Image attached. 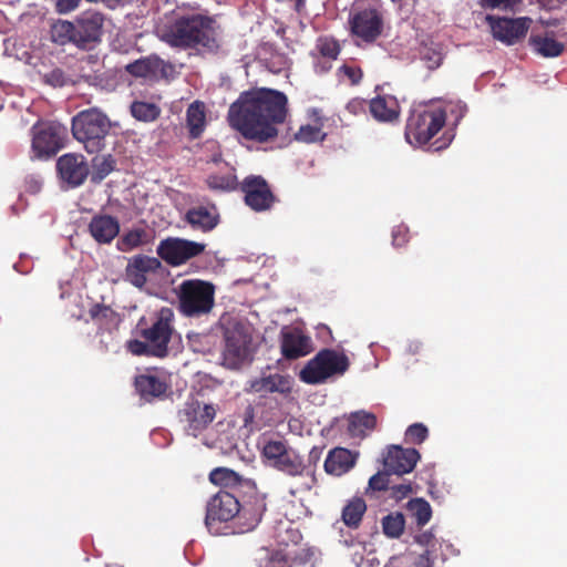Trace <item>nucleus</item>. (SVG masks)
<instances>
[{"mask_svg": "<svg viewBox=\"0 0 567 567\" xmlns=\"http://www.w3.org/2000/svg\"><path fill=\"white\" fill-rule=\"evenodd\" d=\"M372 116L379 122L396 121L400 114L399 103L392 95H378L369 102Z\"/></svg>", "mask_w": 567, "mask_h": 567, "instance_id": "cd10ccee", "label": "nucleus"}, {"mask_svg": "<svg viewBox=\"0 0 567 567\" xmlns=\"http://www.w3.org/2000/svg\"><path fill=\"white\" fill-rule=\"evenodd\" d=\"M350 367L344 352L321 349L299 372V378L307 384H322L328 379L343 375Z\"/></svg>", "mask_w": 567, "mask_h": 567, "instance_id": "0eeeda50", "label": "nucleus"}, {"mask_svg": "<svg viewBox=\"0 0 567 567\" xmlns=\"http://www.w3.org/2000/svg\"><path fill=\"white\" fill-rule=\"evenodd\" d=\"M262 456L270 466L290 476L302 475L306 470L302 458L281 440L265 441Z\"/></svg>", "mask_w": 567, "mask_h": 567, "instance_id": "9b49d317", "label": "nucleus"}, {"mask_svg": "<svg viewBox=\"0 0 567 567\" xmlns=\"http://www.w3.org/2000/svg\"><path fill=\"white\" fill-rule=\"evenodd\" d=\"M358 453L344 447H334L329 451L324 460V471L334 476H341L354 467Z\"/></svg>", "mask_w": 567, "mask_h": 567, "instance_id": "393cba45", "label": "nucleus"}, {"mask_svg": "<svg viewBox=\"0 0 567 567\" xmlns=\"http://www.w3.org/2000/svg\"><path fill=\"white\" fill-rule=\"evenodd\" d=\"M148 243L147 231L143 228H134L125 233L116 243L120 251L127 252Z\"/></svg>", "mask_w": 567, "mask_h": 567, "instance_id": "4c0bfd02", "label": "nucleus"}, {"mask_svg": "<svg viewBox=\"0 0 567 567\" xmlns=\"http://www.w3.org/2000/svg\"><path fill=\"white\" fill-rule=\"evenodd\" d=\"M271 565L272 567H291L289 564L288 558L282 554H275L271 558Z\"/></svg>", "mask_w": 567, "mask_h": 567, "instance_id": "6e6d98bb", "label": "nucleus"}, {"mask_svg": "<svg viewBox=\"0 0 567 567\" xmlns=\"http://www.w3.org/2000/svg\"><path fill=\"white\" fill-rule=\"evenodd\" d=\"M350 33L365 44H373L384 31L381 0H355L349 17Z\"/></svg>", "mask_w": 567, "mask_h": 567, "instance_id": "39448f33", "label": "nucleus"}, {"mask_svg": "<svg viewBox=\"0 0 567 567\" xmlns=\"http://www.w3.org/2000/svg\"><path fill=\"white\" fill-rule=\"evenodd\" d=\"M156 34L172 48L179 50H199L209 52L219 49L217 23L212 17L173 12L157 24Z\"/></svg>", "mask_w": 567, "mask_h": 567, "instance_id": "f03ea898", "label": "nucleus"}, {"mask_svg": "<svg viewBox=\"0 0 567 567\" xmlns=\"http://www.w3.org/2000/svg\"><path fill=\"white\" fill-rule=\"evenodd\" d=\"M173 332V312L168 308H163L150 327L140 330L138 336L142 340H128L126 349L138 357L165 358Z\"/></svg>", "mask_w": 567, "mask_h": 567, "instance_id": "7ed1b4c3", "label": "nucleus"}, {"mask_svg": "<svg viewBox=\"0 0 567 567\" xmlns=\"http://www.w3.org/2000/svg\"><path fill=\"white\" fill-rule=\"evenodd\" d=\"M412 567H431L430 558L426 554L420 555L413 563Z\"/></svg>", "mask_w": 567, "mask_h": 567, "instance_id": "13d9d810", "label": "nucleus"}, {"mask_svg": "<svg viewBox=\"0 0 567 567\" xmlns=\"http://www.w3.org/2000/svg\"><path fill=\"white\" fill-rule=\"evenodd\" d=\"M81 3V0H56L55 11L59 14H68L74 11Z\"/></svg>", "mask_w": 567, "mask_h": 567, "instance_id": "603ef678", "label": "nucleus"}, {"mask_svg": "<svg viewBox=\"0 0 567 567\" xmlns=\"http://www.w3.org/2000/svg\"><path fill=\"white\" fill-rule=\"evenodd\" d=\"M450 142H451V141H449L447 143H446V142H444L443 144H440V145L435 146V150H436V151H439V150H442V148L446 147V146L449 145V143H450Z\"/></svg>", "mask_w": 567, "mask_h": 567, "instance_id": "680f3d73", "label": "nucleus"}, {"mask_svg": "<svg viewBox=\"0 0 567 567\" xmlns=\"http://www.w3.org/2000/svg\"><path fill=\"white\" fill-rule=\"evenodd\" d=\"M409 511L412 513L419 526L427 524L432 517V508L423 498H414L409 502Z\"/></svg>", "mask_w": 567, "mask_h": 567, "instance_id": "ea45409f", "label": "nucleus"}, {"mask_svg": "<svg viewBox=\"0 0 567 567\" xmlns=\"http://www.w3.org/2000/svg\"><path fill=\"white\" fill-rule=\"evenodd\" d=\"M245 204L255 212H265L272 207L276 197L267 181L261 176H247L240 184Z\"/></svg>", "mask_w": 567, "mask_h": 567, "instance_id": "f3484780", "label": "nucleus"}, {"mask_svg": "<svg viewBox=\"0 0 567 567\" xmlns=\"http://www.w3.org/2000/svg\"><path fill=\"white\" fill-rule=\"evenodd\" d=\"M266 509L267 505L264 495L255 492L248 496L244 503H240V509L235 516L239 532L246 533L255 529L261 522Z\"/></svg>", "mask_w": 567, "mask_h": 567, "instance_id": "aec40b11", "label": "nucleus"}, {"mask_svg": "<svg viewBox=\"0 0 567 567\" xmlns=\"http://www.w3.org/2000/svg\"><path fill=\"white\" fill-rule=\"evenodd\" d=\"M493 37L506 45H513L524 39L530 28L532 19L520 17L516 19L487 16Z\"/></svg>", "mask_w": 567, "mask_h": 567, "instance_id": "dca6fc26", "label": "nucleus"}, {"mask_svg": "<svg viewBox=\"0 0 567 567\" xmlns=\"http://www.w3.org/2000/svg\"><path fill=\"white\" fill-rule=\"evenodd\" d=\"M330 69H331V64H327V63H324V64L317 63V64L315 65L316 73H318V74L326 73V72H328Z\"/></svg>", "mask_w": 567, "mask_h": 567, "instance_id": "bf43d9fd", "label": "nucleus"}, {"mask_svg": "<svg viewBox=\"0 0 567 567\" xmlns=\"http://www.w3.org/2000/svg\"><path fill=\"white\" fill-rule=\"evenodd\" d=\"M186 124L189 136L198 138L206 127L205 104L200 101H194L186 111Z\"/></svg>", "mask_w": 567, "mask_h": 567, "instance_id": "2f4dec72", "label": "nucleus"}, {"mask_svg": "<svg viewBox=\"0 0 567 567\" xmlns=\"http://www.w3.org/2000/svg\"><path fill=\"white\" fill-rule=\"evenodd\" d=\"M135 388L138 394L146 401L163 395L166 392V383L156 375L142 374L135 379Z\"/></svg>", "mask_w": 567, "mask_h": 567, "instance_id": "7c9ffc66", "label": "nucleus"}, {"mask_svg": "<svg viewBox=\"0 0 567 567\" xmlns=\"http://www.w3.org/2000/svg\"><path fill=\"white\" fill-rule=\"evenodd\" d=\"M337 76L339 81H347L350 85L355 86L361 83L363 79V71L359 65L352 62H347L338 68Z\"/></svg>", "mask_w": 567, "mask_h": 567, "instance_id": "37998d69", "label": "nucleus"}, {"mask_svg": "<svg viewBox=\"0 0 567 567\" xmlns=\"http://www.w3.org/2000/svg\"><path fill=\"white\" fill-rule=\"evenodd\" d=\"M404 516L401 513L389 514L382 519L383 533L391 538H398L404 530Z\"/></svg>", "mask_w": 567, "mask_h": 567, "instance_id": "79ce46f5", "label": "nucleus"}, {"mask_svg": "<svg viewBox=\"0 0 567 567\" xmlns=\"http://www.w3.org/2000/svg\"><path fill=\"white\" fill-rule=\"evenodd\" d=\"M281 353L288 360H296L311 352V339L300 330L281 332Z\"/></svg>", "mask_w": 567, "mask_h": 567, "instance_id": "b1692460", "label": "nucleus"}, {"mask_svg": "<svg viewBox=\"0 0 567 567\" xmlns=\"http://www.w3.org/2000/svg\"><path fill=\"white\" fill-rule=\"evenodd\" d=\"M368 106H369V103L365 100L360 99V97H354L347 103L346 110L350 114L358 116V115L365 114Z\"/></svg>", "mask_w": 567, "mask_h": 567, "instance_id": "3c124183", "label": "nucleus"}, {"mask_svg": "<svg viewBox=\"0 0 567 567\" xmlns=\"http://www.w3.org/2000/svg\"><path fill=\"white\" fill-rule=\"evenodd\" d=\"M206 185L215 192H233L238 187V179L234 168H228L226 173L210 174L206 178Z\"/></svg>", "mask_w": 567, "mask_h": 567, "instance_id": "f704fd0d", "label": "nucleus"}, {"mask_svg": "<svg viewBox=\"0 0 567 567\" xmlns=\"http://www.w3.org/2000/svg\"><path fill=\"white\" fill-rule=\"evenodd\" d=\"M224 337V361L229 368H238L248 355L251 342L249 327L237 319H231L226 323Z\"/></svg>", "mask_w": 567, "mask_h": 567, "instance_id": "9d476101", "label": "nucleus"}, {"mask_svg": "<svg viewBox=\"0 0 567 567\" xmlns=\"http://www.w3.org/2000/svg\"><path fill=\"white\" fill-rule=\"evenodd\" d=\"M326 133L322 132L320 126L315 125H301L298 132L295 133V140L301 143H315L323 141Z\"/></svg>", "mask_w": 567, "mask_h": 567, "instance_id": "a18cd8bd", "label": "nucleus"}, {"mask_svg": "<svg viewBox=\"0 0 567 567\" xmlns=\"http://www.w3.org/2000/svg\"><path fill=\"white\" fill-rule=\"evenodd\" d=\"M239 509L240 502L237 496L233 492L220 489L207 503L205 524L212 530L217 523L235 519Z\"/></svg>", "mask_w": 567, "mask_h": 567, "instance_id": "2eb2a0df", "label": "nucleus"}, {"mask_svg": "<svg viewBox=\"0 0 567 567\" xmlns=\"http://www.w3.org/2000/svg\"><path fill=\"white\" fill-rule=\"evenodd\" d=\"M75 47L80 50H92L102 41L104 16L101 12L86 10L73 20Z\"/></svg>", "mask_w": 567, "mask_h": 567, "instance_id": "f8f14e48", "label": "nucleus"}, {"mask_svg": "<svg viewBox=\"0 0 567 567\" xmlns=\"http://www.w3.org/2000/svg\"><path fill=\"white\" fill-rule=\"evenodd\" d=\"M420 457V453L415 449L391 445L383 453V467L388 473L401 476L411 473Z\"/></svg>", "mask_w": 567, "mask_h": 567, "instance_id": "6ab92c4d", "label": "nucleus"}, {"mask_svg": "<svg viewBox=\"0 0 567 567\" xmlns=\"http://www.w3.org/2000/svg\"><path fill=\"white\" fill-rule=\"evenodd\" d=\"M174 70L172 63L164 61L155 54L140 58L125 65V71L134 78L155 79L167 78Z\"/></svg>", "mask_w": 567, "mask_h": 567, "instance_id": "412c9836", "label": "nucleus"}, {"mask_svg": "<svg viewBox=\"0 0 567 567\" xmlns=\"http://www.w3.org/2000/svg\"><path fill=\"white\" fill-rule=\"evenodd\" d=\"M519 2L520 0H482L483 6L491 9H512Z\"/></svg>", "mask_w": 567, "mask_h": 567, "instance_id": "864d4df0", "label": "nucleus"}, {"mask_svg": "<svg viewBox=\"0 0 567 567\" xmlns=\"http://www.w3.org/2000/svg\"><path fill=\"white\" fill-rule=\"evenodd\" d=\"M89 231L99 244H110L120 233V223L110 215H95L89 224Z\"/></svg>", "mask_w": 567, "mask_h": 567, "instance_id": "a878e982", "label": "nucleus"}, {"mask_svg": "<svg viewBox=\"0 0 567 567\" xmlns=\"http://www.w3.org/2000/svg\"><path fill=\"white\" fill-rule=\"evenodd\" d=\"M530 45L545 58H556L564 52V44L553 37L532 35Z\"/></svg>", "mask_w": 567, "mask_h": 567, "instance_id": "72a5a7b5", "label": "nucleus"}, {"mask_svg": "<svg viewBox=\"0 0 567 567\" xmlns=\"http://www.w3.org/2000/svg\"><path fill=\"white\" fill-rule=\"evenodd\" d=\"M293 379L288 374L274 373L255 379L250 382V391L261 394L279 393L288 396L292 392Z\"/></svg>", "mask_w": 567, "mask_h": 567, "instance_id": "5701e85b", "label": "nucleus"}, {"mask_svg": "<svg viewBox=\"0 0 567 567\" xmlns=\"http://www.w3.org/2000/svg\"><path fill=\"white\" fill-rule=\"evenodd\" d=\"M90 318L97 327V333L113 332L118 329L121 316L110 306L94 303L89 310Z\"/></svg>", "mask_w": 567, "mask_h": 567, "instance_id": "bb28decb", "label": "nucleus"}, {"mask_svg": "<svg viewBox=\"0 0 567 567\" xmlns=\"http://www.w3.org/2000/svg\"><path fill=\"white\" fill-rule=\"evenodd\" d=\"M185 220L194 228L204 233L214 229L218 224V214L215 207L205 206L193 207L187 210Z\"/></svg>", "mask_w": 567, "mask_h": 567, "instance_id": "c85d7f7f", "label": "nucleus"}, {"mask_svg": "<svg viewBox=\"0 0 567 567\" xmlns=\"http://www.w3.org/2000/svg\"><path fill=\"white\" fill-rule=\"evenodd\" d=\"M390 475H392V473H388L385 468L383 472H378L377 474L372 475L369 480V488L377 492L389 489Z\"/></svg>", "mask_w": 567, "mask_h": 567, "instance_id": "09e8293b", "label": "nucleus"}, {"mask_svg": "<svg viewBox=\"0 0 567 567\" xmlns=\"http://www.w3.org/2000/svg\"><path fill=\"white\" fill-rule=\"evenodd\" d=\"M446 112L441 107L419 106L406 121L405 138L414 146L427 144L445 125Z\"/></svg>", "mask_w": 567, "mask_h": 567, "instance_id": "423d86ee", "label": "nucleus"}, {"mask_svg": "<svg viewBox=\"0 0 567 567\" xmlns=\"http://www.w3.org/2000/svg\"><path fill=\"white\" fill-rule=\"evenodd\" d=\"M421 60L429 70H436L444 60L442 47L440 44L423 45L421 49Z\"/></svg>", "mask_w": 567, "mask_h": 567, "instance_id": "a19ab883", "label": "nucleus"}, {"mask_svg": "<svg viewBox=\"0 0 567 567\" xmlns=\"http://www.w3.org/2000/svg\"><path fill=\"white\" fill-rule=\"evenodd\" d=\"M73 137L90 154H97L106 146V137L111 131L109 116L97 107L80 111L71 123Z\"/></svg>", "mask_w": 567, "mask_h": 567, "instance_id": "20e7f679", "label": "nucleus"}, {"mask_svg": "<svg viewBox=\"0 0 567 567\" xmlns=\"http://www.w3.org/2000/svg\"><path fill=\"white\" fill-rule=\"evenodd\" d=\"M93 167L100 179L105 178L115 168L116 161L109 155L95 156L92 161Z\"/></svg>", "mask_w": 567, "mask_h": 567, "instance_id": "49530a36", "label": "nucleus"}, {"mask_svg": "<svg viewBox=\"0 0 567 567\" xmlns=\"http://www.w3.org/2000/svg\"><path fill=\"white\" fill-rule=\"evenodd\" d=\"M131 113L138 121L151 122L159 116V109L154 103L135 101L131 105Z\"/></svg>", "mask_w": 567, "mask_h": 567, "instance_id": "58836bf2", "label": "nucleus"}, {"mask_svg": "<svg viewBox=\"0 0 567 567\" xmlns=\"http://www.w3.org/2000/svg\"><path fill=\"white\" fill-rule=\"evenodd\" d=\"M50 34L52 42L58 45H75L73 21L58 20L51 25Z\"/></svg>", "mask_w": 567, "mask_h": 567, "instance_id": "c9c22d12", "label": "nucleus"}, {"mask_svg": "<svg viewBox=\"0 0 567 567\" xmlns=\"http://www.w3.org/2000/svg\"><path fill=\"white\" fill-rule=\"evenodd\" d=\"M216 416V408L214 404L190 400L184 404L179 411L178 417L184 424V431L194 437L202 434Z\"/></svg>", "mask_w": 567, "mask_h": 567, "instance_id": "4468645a", "label": "nucleus"}, {"mask_svg": "<svg viewBox=\"0 0 567 567\" xmlns=\"http://www.w3.org/2000/svg\"><path fill=\"white\" fill-rule=\"evenodd\" d=\"M389 491L391 497L396 501L408 497L413 492L412 484L410 482L392 485L389 487Z\"/></svg>", "mask_w": 567, "mask_h": 567, "instance_id": "8fccbe9b", "label": "nucleus"}, {"mask_svg": "<svg viewBox=\"0 0 567 567\" xmlns=\"http://www.w3.org/2000/svg\"><path fill=\"white\" fill-rule=\"evenodd\" d=\"M31 132L33 158H51L64 147L66 128L63 125L53 122L37 123L32 126Z\"/></svg>", "mask_w": 567, "mask_h": 567, "instance_id": "1a4fd4ad", "label": "nucleus"}, {"mask_svg": "<svg viewBox=\"0 0 567 567\" xmlns=\"http://www.w3.org/2000/svg\"><path fill=\"white\" fill-rule=\"evenodd\" d=\"M433 539H434V537L431 532H424L416 536V542L424 546H432Z\"/></svg>", "mask_w": 567, "mask_h": 567, "instance_id": "4d7b16f0", "label": "nucleus"}, {"mask_svg": "<svg viewBox=\"0 0 567 567\" xmlns=\"http://www.w3.org/2000/svg\"><path fill=\"white\" fill-rule=\"evenodd\" d=\"M409 241L408 229L399 226L392 231V243L395 247H402Z\"/></svg>", "mask_w": 567, "mask_h": 567, "instance_id": "5fc2aeb1", "label": "nucleus"}, {"mask_svg": "<svg viewBox=\"0 0 567 567\" xmlns=\"http://www.w3.org/2000/svg\"><path fill=\"white\" fill-rule=\"evenodd\" d=\"M429 436L427 427L422 423H414L405 431V442L411 444H421Z\"/></svg>", "mask_w": 567, "mask_h": 567, "instance_id": "de8ad7c7", "label": "nucleus"}, {"mask_svg": "<svg viewBox=\"0 0 567 567\" xmlns=\"http://www.w3.org/2000/svg\"><path fill=\"white\" fill-rule=\"evenodd\" d=\"M288 99L271 89H256L240 93L230 105L228 121L246 140L267 143L278 135V124L286 121Z\"/></svg>", "mask_w": 567, "mask_h": 567, "instance_id": "f257e3e1", "label": "nucleus"}, {"mask_svg": "<svg viewBox=\"0 0 567 567\" xmlns=\"http://www.w3.org/2000/svg\"><path fill=\"white\" fill-rule=\"evenodd\" d=\"M367 504L362 497H353L344 505L341 513V519L344 525L351 529H357L361 525Z\"/></svg>", "mask_w": 567, "mask_h": 567, "instance_id": "473e14b6", "label": "nucleus"}, {"mask_svg": "<svg viewBox=\"0 0 567 567\" xmlns=\"http://www.w3.org/2000/svg\"><path fill=\"white\" fill-rule=\"evenodd\" d=\"M60 178L71 187L81 186L87 178L89 165L82 154L68 153L56 161Z\"/></svg>", "mask_w": 567, "mask_h": 567, "instance_id": "a211bd4d", "label": "nucleus"}, {"mask_svg": "<svg viewBox=\"0 0 567 567\" xmlns=\"http://www.w3.org/2000/svg\"><path fill=\"white\" fill-rule=\"evenodd\" d=\"M178 310L186 317L207 315L215 303V286L200 279H186L177 288Z\"/></svg>", "mask_w": 567, "mask_h": 567, "instance_id": "6e6552de", "label": "nucleus"}, {"mask_svg": "<svg viewBox=\"0 0 567 567\" xmlns=\"http://www.w3.org/2000/svg\"><path fill=\"white\" fill-rule=\"evenodd\" d=\"M210 161H212V162H214V163H219V162H221V153H220V152L215 153V154L212 156Z\"/></svg>", "mask_w": 567, "mask_h": 567, "instance_id": "052dcab7", "label": "nucleus"}, {"mask_svg": "<svg viewBox=\"0 0 567 567\" xmlns=\"http://www.w3.org/2000/svg\"><path fill=\"white\" fill-rule=\"evenodd\" d=\"M316 50L320 53L321 56L329 60H336L340 54L341 47L334 38L323 35L317 39Z\"/></svg>", "mask_w": 567, "mask_h": 567, "instance_id": "c03bdc74", "label": "nucleus"}, {"mask_svg": "<svg viewBox=\"0 0 567 567\" xmlns=\"http://www.w3.org/2000/svg\"><path fill=\"white\" fill-rule=\"evenodd\" d=\"M209 481L226 491L227 488L235 491L243 482L238 473L226 467L214 468L209 473Z\"/></svg>", "mask_w": 567, "mask_h": 567, "instance_id": "e433bc0d", "label": "nucleus"}, {"mask_svg": "<svg viewBox=\"0 0 567 567\" xmlns=\"http://www.w3.org/2000/svg\"><path fill=\"white\" fill-rule=\"evenodd\" d=\"M375 426L377 416L373 413L365 411L353 412L348 417L347 434L352 439L362 440Z\"/></svg>", "mask_w": 567, "mask_h": 567, "instance_id": "c756f323", "label": "nucleus"}, {"mask_svg": "<svg viewBox=\"0 0 567 567\" xmlns=\"http://www.w3.org/2000/svg\"><path fill=\"white\" fill-rule=\"evenodd\" d=\"M206 245L177 237H168L159 241L156 252L161 259L176 267L205 251Z\"/></svg>", "mask_w": 567, "mask_h": 567, "instance_id": "ddd939ff", "label": "nucleus"}, {"mask_svg": "<svg viewBox=\"0 0 567 567\" xmlns=\"http://www.w3.org/2000/svg\"><path fill=\"white\" fill-rule=\"evenodd\" d=\"M162 268L156 257L146 255L133 256L125 268L126 279L135 287L143 288L147 282V274H155Z\"/></svg>", "mask_w": 567, "mask_h": 567, "instance_id": "4be33fe9", "label": "nucleus"}]
</instances>
